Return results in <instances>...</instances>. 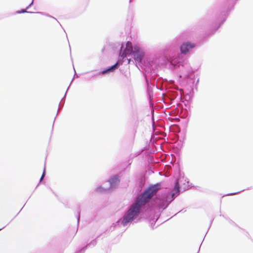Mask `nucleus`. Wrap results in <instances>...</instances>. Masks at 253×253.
<instances>
[{"label":"nucleus","mask_w":253,"mask_h":253,"mask_svg":"<svg viewBox=\"0 0 253 253\" xmlns=\"http://www.w3.org/2000/svg\"><path fill=\"white\" fill-rule=\"evenodd\" d=\"M132 52L133 53L132 44L130 42H127L126 43V49L124 50L122 56L125 57L127 54H129Z\"/></svg>","instance_id":"20e7f679"},{"label":"nucleus","mask_w":253,"mask_h":253,"mask_svg":"<svg viewBox=\"0 0 253 253\" xmlns=\"http://www.w3.org/2000/svg\"><path fill=\"white\" fill-rule=\"evenodd\" d=\"M118 65V63H117L113 66H111L110 68H108V69L103 71L102 73L103 74H105L108 72H112L114 70V69L115 68H116L117 67Z\"/></svg>","instance_id":"423d86ee"},{"label":"nucleus","mask_w":253,"mask_h":253,"mask_svg":"<svg viewBox=\"0 0 253 253\" xmlns=\"http://www.w3.org/2000/svg\"><path fill=\"white\" fill-rule=\"evenodd\" d=\"M195 44L190 42H185L182 44L180 50L182 53L186 54L191 49L194 47Z\"/></svg>","instance_id":"f03ea898"},{"label":"nucleus","mask_w":253,"mask_h":253,"mask_svg":"<svg viewBox=\"0 0 253 253\" xmlns=\"http://www.w3.org/2000/svg\"><path fill=\"white\" fill-rule=\"evenodd\" d=\"M133 54H135V59L138 62H141L142 57L143 56V52L140 50L137 46L134 47Z\"/></svg>","instance_id":"7ed1b4c3"},{"label":"nucleus","mask_w":253,"mask_h":253,"mask_svg":"<svg viewBox=\"0 0 253 253\" xmlns=\"http://www.w3.org/2000/svg\"><path fill=\"white\" fill-rule=\"evenodd\" d=\"M44 176H45V171L44 170L43 173H42V176L41 177V179H40L41 181L43 179V178L44 177Z\"/></svg>","instance_id":"1a4fd4ad"},{"label":"nucleus","mask_w":253,"mask_h":253,"mask_svg":"<svg viewBox=\"0 0 253 253\" xmlns=\"http://www.w3.org/2000/svg\"><path fill=\"white\" fill-rule=\"evenodd\" d=\"M110 182L112 186L118 184L120 182L119 176L118 175H115L110 179Z\"/></svg>","instance_id":"39448f33"},{"label":"nucleus","mask_w":253,"mask_h":253,"mask_svg":"<svg viewBox=\"0 0 253 253\" xmlns=\"http://www.w3.org/2000/svg\"><path fill=\"white\" fill-rule=\"evenodd\" d=\"M174 189L176 191V192L178 193L179 192V185L178 184V182L176 181L175 183V186H174Z\"/></svg>","instance_id":"0eeeda50"},{"label":"nucleus","mask_w":253,"mask_h":253,"mask_svg":"<svg viewBox=\"0 0 253 253\" xmlns=\"http://www.w3.org/2000/svg\"><path fill=\"white\" fill-rule=\"evenodd\" d=\"M130 61V59H128V63H129Z\"/></svg>","instance_id":"9d476101"},{"label":"nucleus","mask_w":253,"mask_h":253,"mask_svg":"<svg viewBox=\"0 0 253 253\" xmlns=\"http://www.w3.org/2000/svg\"><path fill=\"white\" fill-rule=\"evenodd\" d=\"M16 12L17 13H19L20 14V13H26V12H27V11H26V9H25V10L23 9V10H20H20L17 11Z\"/></svg>","instance_id":"6e6552de"},{"label":"nucleus","mask_w":253,"mask_h":253,"mask_svg":"<svg viewBox=\"0 0 253 253\" xmlns=\"http://www.w3.org/2000/svg\"><path fill=\"white\" fill-rule=\"evenodd\" d=\"M159 189L158 184L151 186L137 198L135 203L131 206L126 215L124 216L123 221L124 225L132 221L138 216L141 207L148 202L156 194Z\"/></svg>","instance_id":"f257e3e1"}]
</instances>
